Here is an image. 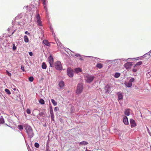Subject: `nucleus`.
Wrapping results in <instances>:
<instances>
[{
    "mask_svg": "<svg viewBox=\"0 0 151 151\" xmlns=\"http://www.w3.org/2000/svg\"><path fill=\"white\" fill-rule=\"evenodd\" d=\"M35 147L38 148L39 147V145L38 143L36 142L35 144Z\"/></svg>",
    "mask_w": 151,
    "mask_h": 151,
    "instance_id": "obj_33",
    "label": "nucleus"
},
{
    "mask_svg": "<svg viewBox=\"0 0 151 151\" xmlns=\"http://www.w3.org/2000/svg\"><path fill=\"white\" fill-rule=\"evenodd\" d=\"M43 6H44V8L45 9H47V8L46 7V1L43 2Z\"/></svg>",
    "mask_w": 151,
    "mask_h": 151,
    "instance_id": "obj_32",
    "label": "nucleus"
},
{
    "mask_svg": "<svg viewBox=\"0 0 151 151\" xmlns=\"http://www.w3.org/2000/svg\"><path fill=\"white\" fill-rule=\"evenodd\" d=\"M49 63H50V66L52 67L53 66V59L52 55H50L48 58Z\"/></svg>",
    "mask_w": 151,
    "mask_h": 151,
    "instance_id": "obj_8",
    "label": "nucleus"
},
{
    "mask_svg": "<svg viewBox=\"0 0 151 151\" xmlns=\"http://www.w3.org/2000/svg\"><path fill=\"white\" fill-rule=\"evenodd\" d=\"M142 64V62L141 61H139L135 65H136V66L137 65H141Z\"/></svg>",
    "mask_w": 151,
    "mask_h": 151,
    "instance_id": "obj_34",
    "label": "nucleus"
},
{
    "mask_svg": "<svg viewBox=\"0 0 151 151\" xmlns=\"http://www.w3.org/2000/svg\"><path fill=\"white\" fill-rule=\"evenodd\" d=\"M58 85L59 86L60 88V89H63V87L65 86L64 83L63 81H60L58 84Z\"/></svg>",
    "mask_w": 151,
    "mask_h": 151,
    "instance_id": "obj_11",
    "label": "nucleus"
},
{
    "mask_svg": "<svg viewBox=\"0 0 151 151\" xmlns=\"http://www.w3.org/2000/svg\"><path fill=\"white\" fill-rule=\"evenodd\" d=\"M26 132L29 137L31 138L34 135L33 130L32 128L30 126H27L26 128Z\"/></svg>",
    "mask_w": 151,
    "mask_h": 151,
    "instance_id": "obj_2",
    "label": "nucleus"
},
{
    "mask_svg": "<svg viewBox=\"0 0 151 151\" xmlns=\"http://www.w3.org/2000/svg\"><path fill=\"white\" fill-rule=\"evenodd\" d=\"M88 144V142L86 141H83L81 142H80L79 143V145H87Z\"/></svg>",
    "mask_w": 151,
    "mask_h": 151,
    "instance_id": "obj_21",
    "label": "nucleus"
},
{
    "mask_svg": "<svg viewBox=\"0 0 151 151\" xmlns=\"http://www.w3.org/2000/svg\"><path fill=\"white\" fill-rule=\"evenodd\" d=\"M37 23V24L39 25L40 26H42V21H41V19L38 20H37L36 21Z\"/></svg>",
    "mask_w": 151,
    "mask_h": 151,
    "instance_id": "obj_17",
    "label": "nucleus"
},
{
    "mask_svg": "<svg viewBox=\"0 0 151 151\" xmlns=\"http://www.w3.org/2000/svg\"><path fill=\"white\" fill-rule=\"evenodd\" d=\"M17 48L16 46H15L14 44H13V50H15Z\"/></svg>",
    "mask_w": 151,
    "mask_h": 151,
    "instance_id": "obj_39",
    "label": "nucleus"
},
{
    "mask_svg": "<svg viewBox=\"0 0 151 151\" xmlns=\"http://www.w3.org/2000/svg\"><path fill=\"white\" fill-rule=\"evenodd\" d=\"M151 53V50L150 51V52H149L147 53H146L144 55V56H145L146 55H151V54H150Z\"/></svg>",
    "mask_w": 151,
    "mask_h": 151,
    "instance_id": "obj_37",
    "label": "nucleus"
},
{
    "mask_svg": "<svg viewBox=\"0 0 151 151\" xmlns=\"http://www.w3.org/2000/svg\"><path fill=\"white\" fill-rule=\"evenodd\" d=\"M120 73H115L114 76L116 78H118L120 76Z\"/></svg>",
    "mask_w": 151,
    "mask_h": 151,
    "instance_id": "obj_26",
    "label": "nucleus"
},
{
    "mask_svg": "<svg viewBox=\"0 0 151 151\" xmlns=\"http://www.w3.org/2000/svg\"><path fill=\"white\" fill-rule=\"evenodd\" d=\"M95 78L94 76H87L86 77V80L87 82L90 83L92 82Z\"/></svg>",
    "mask_w": 151,
    "mask_h": 151,
    "instance_id": "obj_5",
    "label": "nucleus"
},
{
    "mask_svg": "<svg viewBox=\"0 0 151 151\" xmlns=\"http://www.w3.org/2000/svg\"><path fill=\"white\" fill-rule=\"evenodd\" d=\"M110 88V86L108 85H107L105 87V89L106 90V92L109 91V90L108 89Z\"/></svg>",
    "mask_w": 151,
    "mask_h": 151,
    "instance_id": "obj_25",
    "label": "nucleus"
},
{
    "mask_svg": "<svg viewBox=\"0 0 151 151\" xmlns=\"http://www.w3.org/2000/svg\"><path fill=\"white\" fill-rule=\"evenodd\" d=\"M50 116L51 119L52 121H54V115L52 110H50Z\"/></svg>",
    "mask_w": 151,
    "mask_h": 151,
    "instance_id": "obj_18",
    "label": "nucleus"
},
{
    "mask_svg": "<svg viewBox=\"0 0 151 151\" xmlns=\"http://www.w3.org/2000/svg\"><path fill=\"white\" fill-rule=\"evenodd\" d=\"M82 71V69L79 68H78L75 69V72L78 73Z\"/></svg>",
    "mask_w": 151,
    "mask_h": 151,
    "instance_id": "obj_15",
    "label": "nucleus"
},
{
    "mask_svg": "<svg viewBox=\"0 0 151 151\" xmlns=\"http://www.w3.org/2000/svg\"><path fill=\"white\" fill-rule=\"evenodd\" d=\"M137 67L136 65H135L134 67V68L132 69V70L134 72H136L137 71Z\"/></svg>",
    "mask_w": 151,
    "mask_h": 151,
    "instance_id": "obj_29",
    "label": "nucleus"
},
{
    "mask_svg": "<svg viewBox=\"0 0 151 151\" xmlns=\"http://www.w3.org/2000/svg\"><path fill=\"white\" fill-rule=\"evenodd\" d=\"M43 43L47 46H50V45L49 42L47 40H43Z\"/></svg>",
    "mask_w": 151,
    "mask_h": 151,
    "instance_id": "obj_14",
    "label": "nucleus"
},
{
    "mask_svg": "<svg viewBox=\"0 0 151 151\" xmlns=\"http://www.w3.org/2000/svg\"><path fill=\"white\" fill-rule=\"evenodd\" d=\"M39 102L40 104H45V101L42 99H40L39 101Z\"/></svg>",
    "mask_w": 151,
    "mask_h": 151,
    "instance_id": "obj_28",
    "label": "nucleus"
},
{
    "mask_svg": "<svg viewBox=\"0 0 151 151\" xmlns=\"http://www.w3.org/2000/svg\"><path fill=\"white\" fill-rule=\"evenodd\" d=\"M96 67L98 68H99V69H101V68H102V67H103V65H102L101 64L99 63H98V64H97Z\"/></svg>",
    "mask_w": 151,
    "mask_h": 151,
    "instance_id": "obj_23",
    "label": "nucleus"
},
{
    "mask_svg": "<svg viewBox=\"0 0 151 151\" xmlns=\"http://www.w3.org/2000/svg\"><path fill=\"white\" fill-rule=\"evenodd\" d=\"M123 123L126 125H128L129 124L127 117L126 116L123 117Z\"/></svg>",
    "mask_w": 151,
    "mask_h": 151,
    "instance_id": "obj_13",
    "label": "nucleus"
},
{
    "mask_svg": "<svg viewBox=\"0 0 151 151\" xmlns=\"http://www.w3.org/2000/svg\"><path fill=\"white\" fill-rule=\"evenodd\" d=\"M130 122L132 128L136 126V123L133 119H131L130 120Z\"/></svg>",
    "mask_w": 151,
    "mask_h": 151,
    "instance_id": "obj_9",
    "label": "nucleus"
},
{
    "mask_svg": "<svg viewBox=\"0 0 151 151\" xmlns=\"http://www.w3.org/2000/svg\"><path fill=\"white\" fill-rule=\"evenodd\" d=\"M24 41L25 42L27 43L29 42L28 38V37L26 35H25L24 36Z\"/></svg>",
    "mask_w": 151,
    "mask_h": 151,
    "instance_id": "obj_22",
    "label": "nucleus"
},
{
    "mask_svg": "<svg viewBox=\"0 0 151 151\" xmlns=\"http://www.w3.org/2000/svg\"><path fill=\"white\" fill-rule=\"evenodd\" d=\"M35 19L36 21L41 19L39 14L38 13L35 16Z\"/></svg>",
    "mask_w": 151,
    "mask_h": 151,
    "instance_id": "obj_16",
    "label": "nucleus"
},
{
    "mask_svg": "<svg viewBox=\"0 0 151 151\" xmlns=\"http://www.w3.org/2000/svg\"><path fill=\"white\" fill-rule=\"evenodd\" d=\"M67 74L68 76L71 78L73 76V70L70 68H68L67 70Z\"/></svg>",
    "mask_w": 151,
    "mask_h": 151,
    "instance_id": "obj_7",
    "label": "nucleus"
},
{
    "mask_svg": "<svg viewBox=\"0 0 151 151\" xmlns=\"http://www.w3.org/2000/svg\"><path fill=\"white\" fill-rule=\"evenodd\" d=\"M29 54L30 56H32L33 55L32 52H29Z\"/></svg>",
    "mask_w": 151,
    "mask_h": 151,
    "instance_id": "obj_42",
    "label": "nucleus"
},
{
    "mask_svg": "<svg viewBox=\"0 0 151 151\" xmlns=\"http://www.w3.org/2000/svg\"><path fill=\"white\" fill-rule=\"evenodd\" d=\"M26 112H27V113L28 114H30L31 113V111H30V110L29 109H27V111H26Z\"/></svg>",
    "mask_w": 151,
    "mask_h": 151,
    "instance_id": "obj_36",
    "label": "nucleus"
},
{
    "mask_svg": "<svg viewBox=\"0 0 151 151\" xmlns=\"http://www.w3.org/2000/svg\"><path fill=\"white\" fill-rule=\"evenodd\" d=\"M29 81L32 82L34 80V78L32 76H30L29 78Z\"/></svg>",
    "mask_w": 151,
    "mask_h": 151,
    "instance_id": "obj_31",
    "label": "nucleus"
},
{
    "mask_svg": "<svg viewBox=\"0 0 151 151\" xmlns=\"http://www.w3.org/2000/svg\"><path fill=\"white\" fill-rule=\"evenodd\" d=\"M13 33H14V32H13L12 33V35L13 34Z\"/></svg>",
    "mask_w": 151,
    "mask_h": 151,
    "instance_id": "obj_49",
    "label": "nucleus"
},
{
    "mask_svg": "<svg viewBox=\"0 0 151 151\" xmlns=\"http://www.w3.org/2000/svg\"><path fill=\"white\" fill-rule=\"evenodd\" d=\"M132 65V62H128L124 65V66L127 70H129L131 69Z\"/></svg>",
    "mask_w": 151,
    "mask_h": 151,
    "instance_id": "obj_6",
    "label": "nucleus"
},
{
    "mask_svg": "<svg viewBox=\"0 0 151 151\" xmlns=\"http://www.w3.org/2000/svg\"><path fill=\"white\" fill-rule=\"evenodd\" d=\"M51 101L52 103L55 106H56L57 104V103L56 101H55V100L53 99H51Z\"/></svg>",
    "mask_w": 151,
    "mask_h": 151,
    "instance_id": "obj_24",
    "label": "nucleus"
},
{
    "mask_svg": "<svg viewBox=\"0 0 151 151\" xmlns=\"http://www.w3.org/2000/svg\"><path fill=\"white\" fill-rule=\"evenodd\" d=\"M41 1L43 2L46 1V0H41Z\"/></svg>",
    "mask_w": 151,
    "mask_h": 151,
    "instance_id": "obj_44",
    "label": "nucleus"
},
{
    "mask_svg": "<svg viewBox=\"0 0 151 151\" xmlns=\"http://www.w3.org/2000/svg\"><path fill=\"white\" fill-rule=\"evenodd\" d=\"M117 94L118 96L119 101L120 104H121V101L123 98V96L121 93L118 92L117 93Z\"/></svg>",
    "mask_w": 151,
    "mask_h": 151,
    "instance_id": "obj_10",
    "label": "nucleus"
},
{
    "mask_svg": "<svg viewBox=\"0 0 151 151\" xmlns=\"http://www.w3.org/2000/svg\"><path fill=\"white\" fill-rule=\"evenodd\" d=\"M4 119L3 117L2 116L0 118V124H3L4 123Z\"/></svg>",
    "mask_w": 151,
    "mask_h": 151,
    "instance_id": "obj_20",
    "label": "nucleus"
},
{
    "mask_svg": "<svg viewBox=\"0 0 151 151\" xmlns=\"http://www.w3.org/2000/svg\"><path fill=\"white\" fill-rule=\"evenodd\" d=\"M129 59H131V58H128V60H129Z\"/></svg>",
    "mask_w": 151,
    "mask_h": 151,
    "instance_id": "obj_48",
    "label": "nucleus"
},
{
    "mask_svg": "<svg viewBox=\"0 0 151 151\" xmlns=\"http://www.w3.org/2000/svg\"><path fill=\"white\" fill-rule=\"evenodd\" d=\"M58 110V107H55L54 109V110L55 111H57Z\"/></svg>",
    "mask_w": 151,
    "mask_h": 151,
    "instance_id": "obj_41",
    "label": "nucleus"
},
{
    "mask_svg": "<svg viewBox=\"0 0 151 151\" xmlns=\"http://www.w3.org/2000/svg\"><path fill=\"white\" fill-rule=\"evenodd\" d=\"M6 73L9 76H11V74L7 70L6 71Z\"/></svg>",
    "mask_w": 151,
    "mask_h": 151,
    "instance_id": "obj_38",
    "label": "nucleus"
},
{
    "mask_svg": "<svg viewBox=\"0 0 151 151\" xmlns=\"http://www.w3.org/2000/svg\"><path fill=\"white\" fill-rule=\"evenodd\" d=\"M134 80V78H132L128 82H126L124 84L126 87L129 88L131 87L132 86V82H133Z\"/></svg>",
    "mask_w": 151,
    "mask_h": 151,
    "instance_id": "obj_4",
    "label": "nucleus"
},
{
    "mask_svg": "<svg viewBox=\"0 0 151 151\" xmlns=\"http://www.w3.org/2000/svg\"><path fill=\"white\" fill-rule=\"evenodd\" d=\"M5 91L6 92V93L9 95L11 94V92H10L9 90L7 89H5Z\"/></svg>",
    "mask_w": 151,
    "mask_h": 151,
    "instance_id": "obj_30",
    "label": "nucleus"
},
{
    "mask_svg": "<svg viewBox=\"0 0 151 151\" xmlns=\"http://www.w3.org/2000/svg\"><path fill=\"white\" fill-rule=\"evenodd\" d=\"M56 42L57 45L58 46H59L60 47H61L62 46V45H63L59 41H58V42Z\"/></svg>",
    "mask_w": 151,
    "mask_h": 151,
    "instance_id": "obj_27",
    "label": "nucleus"
},
{
    "mask_svg": "<svg viewBox=\"0 0 151 151\" xmlns=\"http://www.w3.org/2000/svg\"><path fill=\"white\" fill-rule=\"evenodd\" d=\"M18 128L20 130H22L23 129V126L21 125H19L18 126Z\"/></svg>",
    "mask_w": 151,
    "mask_h": 151,
    "instance_id": "obj_35",
    "label": "nucleus"
},
{
    "mask_svg": "<svg viewBox=\"0 0 151 151\" xmlns=\"http://www.w3.org/2000/svg\"><path fill=\"white\" fill-rule=\"evenodd\" d=\"M27 33H28V31H26L25 32V34H27Z\"/></svg>",
    "mask_w": 151,
    "mask_h": 151,
    "instance_id": "obj_45",
    "label": "nucleus"
},
{
    "mask_svg": "<svg viewBox=\"0 0 151 151\" xmlns=\"http://www.w3.org/2000/svg\"><path fill=\"white\" fill-rule=\"evenodd\" d=\"M86 151H91L90 150H86Z\"/></svg>",
    "mask_w": 151,
    "mask_h": 151,
    "instance_id": "obj_47",
    "label": "nucleus"
},
{
    "mask_svg": "<svg viewBox=\"0 0 151 151\" xmlns=\"http://www.w3.org/2000/svg\"><path fill=\"white\" fill-rule=\"evenodd\" d=\"M131 110L129 109H127L125 110L124 113L126 115L129 116L130 114Z\"/></svg>",
    "mask_w": 151,
    "mask_h": 151,
    "instance_id": "obj_12",
    "label": "nucleus"
},
{
    "mask_svg": "<svg viewBox=\"0 0 151 151\" xmlns=\"http://www.w3.org/2000/svg\"><path fill=\"white\" fill-rule=\"evenodd\" d=\"M55 68L58 70H62V66L61 63L60 61H57L55 63Z\"/></svg>",
    "mask_w": 151,
    "mask_h": 151,
    "instance_id": "obj_3",
    "label": "nucleus"
},
{
    "mask_svg": "<svg viewBox=\"0 0 151 151\" xmlns=\"http://www.w3.org/2000/svg\"><path fill=\"white\" fill-rule=\"evenodd\" d=\"M5 125H7V126H8L9 127V125H8L7 124H5Z\"/></svg>",
    "mask_w": 151,
    "mask_h": 151,
    "instance_id": "obj_46",
    "label": "nucleus"
},
{
    "mask_svg": "<svg viewBox=\"0 0 151 151\" xmlns=\"http://www.w3.org/2000/svg\"><path fill=\"white\" fill-rule=\"evenodd\" d=\"M83 88V85L82 83H79L78 84L76 93L77 95H79L81 94Z\"/></svg>",
    "mask_w": 151,
    "mask_h": 151,
    "instance_id": "obj_1",
    "label": "nucleus"
},
{
    "mask_svg": "<svg viewBox=\"0 0 151 151\" xmlns=\"http://www.w3.org/2000/svg\"><path fill=\"white\" fill-rule=\"evenodd\" d=\"M147 131L149 133V134L150 136H151V133L150 132L149 129L147 127Z\"/></svg>",
    "mask_w": 151,
    "mask_h": 151,
    "instance_id": "obj_40",
    "label": "nucleus"
},
{
    "mask_svg": "<svg viewBox=\"0 0 151 151\" xmlns=\"http://www.w3.org/2000/svg\"><path fill=\"white\" fill-rule=\"evenodd\" d=\"M42 68L43 69H46L47 68V65L45 62L42 63Z\"/></svg>",
    "mask_w": 151,
    "mask_h": 151,
    "instance_id": "obj_19",
    "label": "nucleus"
},
{
    "mask_svg": "<svg viewBox=\"0 0 151 151\" xmlns=\"http://www.w3.org/2000/svg\"><path fill=\"white\" fill-rule=\"evenodd\" d=\"M56 151H58L56 150Z\"/></svg>",
    "mask_w": 151,
    "mask_h": 151,
    "instance_id": "obj_50",
    "label": "nucleus"
},
{
    "mask_svg": "<svg viewBox=\"0 0 151 151\" xmlns=\"http://www.w3.org/2000/svg\"><path fill=\"white\" fill-rule=\"evenodd\" d=\"M21 68L22 70L24 71V68L23 66H22L21 67Z\"/></svg>",
    "mask_w": 151,
    "mask_h": 151,
    "instance_id": "obj_43",
    "label": "nucleus"
}]
</instances>
